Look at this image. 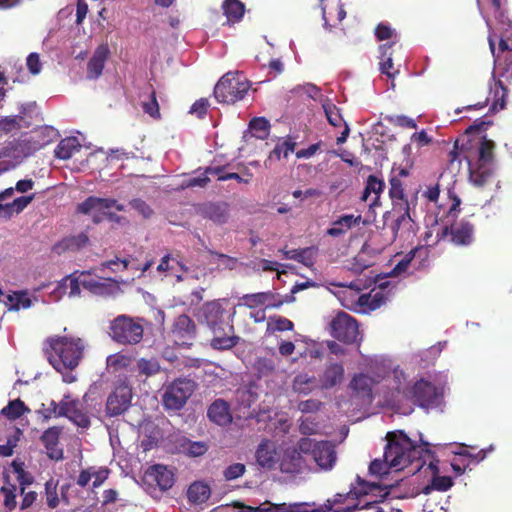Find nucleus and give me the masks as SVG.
<instances>
[{
    "mask_svg": "<svg viewBox=\"0 0 512 512\" xmlns=\"http://www.w3.org/2000/svg\"><path fill=\"white\" fill-rule=\"evenodd\" d=\"M274 299L275 294L271 291L245 294L242 297L243 304L250 309H255L264 305L266 308L280 307L283 304V301H278L276 303L274 302Z\"/></svg>",
    "mask_w": 512,
    "mask_h": 512,
    "instance_id": "29",
    "label": "nucleus"
},
{
    "mask_svg": "<svg viewBox=\"0 0 512 512\" xmlns=\"http://www.w3.org/2000/svg\"><path fill=\"white\" fill-rule=\"evenodd\" d=\"M35 108V104H28L21 107L18 115L7 116L0 119V130L11 132L23 127H29L31 125V120H27V115L28 113L33 112Z\"/></svg>",
    "mask_w": 512,
    "mask_h": 512,
    "instance_id": "22",
    "label": "nucleus"
},
{
    "mask_svg": "<svg viewBox=\"0 0 512 512\" xmlns=\"http://www.w3.org/2000/svg\"><path fill=\"white\" fill-rule=\"evenodd\" d=\"M210 495V486L200 481L193 482L187 490L188 500L193 504L205 503Z\"/></svg>",
    "mask_w": 512,
    "mask_h": 512,
    "instance_id": "38",
    "label": "nucleus"
},
{
    "mask_svg": "<svg viewBox=\"0 0 512 512\" xmlns=\"http://www.w3.org/2000/svg\"><path fill=\"white\" fill-rule=\"evenodd\" d=\"M197 388L194 380L179 377L163 387L162 404L168 411H179L187 403Z\"/></svg>",
    "mask_w": 512,
    "mask_h": 512,
    "instance_id": "5",
    "label": "nucleus"
},
{
    "mask_svg": "<svg viewBox=\"0 0 512 512\" xmlns=\"http://www.w3.org/2000/svg\"><path fill=\"white\" fill-rule=\"evenodd\" d=\"M375 36L379 41L397 39V33L387 23H379L375 28Z\"/></svg>",
    "mask_w": 512,
    "mask_h": 512,
    "instance_id": "63",
    "label": "nucleus"
},
{
    "mask_svg": "<svg viewBox=\"0 0 512 512\" xmlns=\"http://www.w3.org/2000/svg\"><path fill=\"white\" fill-rule=\"evenodd\" d=\"M255 458L258 465H260L262 468H274L278 458L275 443L267 439L261 441L257 447Z\"/></svg>",
    "mask_w": 512,
    "mask_h": 512,
    "instance_id": "23",
    "label": "nucleus"
},
{
    "mask_svg": "<svg viewBox=\"0 0 512 512\" xmlns=\"http://www.w3.org/2000/svg\"><path fill=\"white\" fill-rule=\"evenodd\" d=\"M46 503L49 508L54 509L59 505V497L57 493V482L52 478L45 483Z\"/></svg>",
    "mask_w": 512,
    "mask_h": 512,
    "instance_id": "58",
    "label": "nucleus"
},
{
    "mask_svg": "<svg viewBox=\"0 0 512 512\" xmlns=\"http://www.w3.org/2000/svg\"><path fill=\"white\" fill-rule=\"evenodd\" d=\"M237 401L245 408H250L258 400V393L255 386L241 387L236 391Z\"/></svg>",
    "mask_w": 512,
    "mask_h": 512,
    "instance_id": "49",
    "label": "nucleus"
},
{
    "mask_svg": "<svg viewBox=\"0 0 512 512\" xmlns=\"http://www.w3.org/2000/svg\"><path fill=\"white\" fill-rule=\"evenodd\" d=\"M279 252L283 255L285 259L295 260L306 267H312L315 263V258L317 255V248L314 246L300 248V249H280Z\"/></svg>",
    "mask_w": 512,
    "mask_h": 512,
    "instance_id": "27",
    "label": "nucleus"
},
{
    "mask_svg": "<svg viewBox=\"0 0 512 512\" xmlns=\"http://www.w3.org/2000/svg\"><path fill=\"white\" fill-rule=\"evenodd\" d=\"M197 212L202 218L211 220L217 225H222L229 218V205L225 202H207L201 204Z\"/></svg>",
    "mask_w": 512,
    "mask_h": 512,
    "instance_id": "19",
    "label": "nucleus"
},
{
    "mask_svg": "<svg viewBox=\"0 0 512 512\" xmlns=\"http://www.w3.org/2000/svg\"><path fill=\"white\" fill-rule=\"evenodd\" d=\"M48 343V361L57 371L73 370L79 365L84 352L82 339L63 336L51 338Z\"/></svg>",
    "mask_w": 512,
    "mask_h": 512,
    "instance_id": "2",
    "label": "nucleus"
},
{
    "mask_svg": "<svg viewBox=\"0 0 512 512\" xmlns=\"http://www.w3.org/2000/svg\"><path fill=\"white\" fill-rule=\"evenodd\" d=\"M323 109L330 125L334 127H340L344 120L340 113V109L332 102H326L323 104Z\"/></svg>",
    "mask_w": 512,
    "mask_h": 512,
    "instance_id": "54",
    "label": "nucleus"
},
{
    "mask_svg": "<svg viewBox=\"0 0 512 512\" xmlns=\"http://www.w3.org/2000/svg\"><path fill=\"white\" fill-rule=\"evenodd\" d=\"M496 57L499 62V67L502 70L500 76L506 79L512 78V52L505 54L503 60H501L499 55Z\"/></svg>",
    "mask_w": 512,
    "mask_h": 512,
    "instance_id": "64",
    "label": "nucleus"
},
{
    "mask_svg": "<svg viewBox=\"0 0 512 512\" xmlns=\"http://www.w3.org/2000/svg\"><path fill=\"white\" fill-rule=\"evenodd\" d=\"M252 134L261 140L269 136L270 123L264 117H255L249 123Z\"/></svg>",
    "mask_w": 512,
    "mask_h": 512,
    "instance_id": "52",
    "label": "nucleus"
},
{
    "mask_svg": "<svg viewBox=\"0 0 512 512\" xmlns=\"http://www.w3.org/2000/svg\"><path fill=\"white\" fill-rule=\"evenodd\" d=\"M246 509L249 512H294V503L273 504L267 501L255 507L247 506Z\"/></svg>",
    "mask_w": 512,
    "mask_h": 512,
    "instance_id": "50",
    "label": "nucleus"
},
{
    "mask_svg": "<svg viewBox=\"0 0 512 512\" xmlns=\"http://www.w3.org/2000/svg\"><path fill=\"white\" fill-rule=\"evenodd\" d=\"M213 338L211 339L210 345L215 350H229L235 347L240 337L235 335V329L232 323L223 322L215 327H210Z\"/></svg>",
    "mask_w": 512,
    "mask_h": 512,
    "instance_id": "16",
    "label": "nucleus"
},
{
    "mask_svg": "<svg viewBox=\"0 0 512 512\" xmlns=\"http://www.w3.org/2000/svg\"><path fill=\"white\" fill-rule=\"evenodd\" d=\"M109 335L113 341L124 345L138 344L144 334L143 326L127 315H119L110 323Z\"/></svg>",
    "mask_w": 512,
    "mask_h": 512,
    "instance_id": "7",
    "label": "nucleus"
},
{
    "mask_svg": "<svg viewBox=\"0 0 512 512\" xmlns=\"http://www.w3.org/2000/svg\"><path fill=\"white\" fill-rule=\"evenodd\" d=\"M403 393L407 399L424 409L436 408L442 400V393L438 391L434 384L424 379L415 382Z\"/></svg>",
    "mask_w": 512,
    "mask_h": 512,
    "instance_id": "10",
    "label": "nucleus"
},
{
    "mask_svg": "<svg viewBox=\"0 0 512 512\" xmlns=\"http://www.w3.org/2000/svg\"><path fill=\"white\" fill-rule=\"evenodd\" d=\"M145 475L149 481L154 482L161 491L171 489L175 483L174 469L163 464L150 466Z\"/></svg>",
    "mask_w": 512,
    "mask_h": 512,
    "instance_id": "17",
    "label": "nucleus"
},
{
    "mask_svg": "<svg viewBox=\"0 0 512 512\" xmlns=\"http://www.w3.org/2000/svg\"><path fill=\"white\" fill-rule=\"evenodd\" d=\"M300 451L305 455H310L319 469L330 471L337 461L335 445L331 441H316L311 438H301L299 440Z\"/></svg>",
    "mask_w": 512,
    "mask_h": 512,
    "instance_id": "6",
    "label": "nucleus"
},
{
    "mask_svg": "<svg viewBox=\"0 0 512 512\" xmlns=\"http://www.w3.org/2000/svg\"><path fill=\"white\" fill-rule=\"evenodd\" d=\"M106 61V53L101 50H96L94 55L87 63V77L89 79L98 78L104 69Z\"/></svg>",
    "mask_w": 512,
    "mask_h": 512,
    "instance_id": "42",
    "label": "nucleus"
},
{
    "mask_svg": "<svg viewBox=\"0 0 512 512\" xmlns=\"http://www.w3.org/2000/svg\"><path fill=\"white\" fill-rule=\"evenodd\" d=\"M385 184L382 180H380L375 175H369L366 181V185L364 191L361 196V200L367 202L369 196L373 193L375 195L374 199L370 203V207L377 206L380 193L383 191Z\"/></svg>",
    "mask_w": 512,
    "mask_h": 512,
    "instance_id": "34",
    "label": "nucleus"
},
{
    "mask_svg": "<svg viewBox=\"0 0 512 512\" xmlns=\"http://www.w3.org/2000/svg\"><path fill=\"white\" fill-rule=\"evenodd\" d=\"M222 7L231 22L239 21L244 15L245 6L240 0H225Z\"/></svg>",
    "mask_w": 512,
    "mask_h": 512,
    "instance_id": "46",
    "label": "nucleus"
},
{
    "mask_svg": "<svg viewBox=\"0 0 512 512\" xmlns=\"http://www.w3.org/2000/svg\"><path fill=\"white\" fill-rule=\"evenodd\" d=\"M330 334L335 339L352 344L359 335L358 323L355 318L345 312H339L330 322Z\"/></svg>",
    "mask_w": 512,
    "mask_h": 512,
    "instance_id": "11",
    "label": "nucleus"
},
{
    "mask_svg": "<svg viewBox=\"0 0 512 512\" xmlns=\"http://www.w3.org/2000/svg\"><path fill=\"white\" fill-rule=\"evenodd\" d=\"M10 467L20 485V493L24 494L26 487L34 482V476L24 469V462L19 459L13 460Z\"/></svg>",
    "mask_w": 512,
    "mask_h": 512,
    "instance_id": "40",
    "label": "nucleus"
},
{
    "mask_svg": "<svg viewBox=\"0 0 512 512\" xmlns=\"http://www.w3.org/2000/svg\"><path fill=\"white\" fill-rule=\"evenodd\" d=\"M246 466L242 463H233L225 468L223 471V477L227 481H232L240 478L244 475Z\"/></svg>",
    "mask_w": 512,
    "mask_h": 512,
    "instance_id": "62",
    "label": "nucleus"
},
{
    "mask_svg": "<svg viewBox=\"0 0 512 512\" xmlns=\"http://www.w3.org/2000/svg\"><path fill=\"white\" fill-rule=\"evenodd\" d=\"M136 370L141 376L151 377L159 373L160 364L155 358H140L136 362Z\"/></svg>",
    "mask_w": 512,
    "mask_h": 512,
    "instance_id": "48",
    "label": "nucleus"
},
{
    "mask_svg": "<svg viewBox=\"0 0 512 512\" xmlns=\"http://www.w3.org/2000/svg\"><path fill=\"white\" fill-rule=\"evenodd\" d=\"M357 482L360 488L352 487L347 493H337L332 498L325 501L324 506L329 512H333L334 506L345 505L343 508L355 505L351 512L359 508H373V502H363V497L367 496L371 486L364 480L357 476Z\"/></svg>",
    "mask_w": 512,
    "mask_h": 512,
    "instance_id": "8",
    "label": "nucleus"
},
{
    "mask_svg": "<svg viewBox=\"0 0 512 512\" xmlns=\"http://www.w3.org/2000/svg\"><path fill=\"white\" fill-rule=\"evenodd\" d=\"M297 143L292 141L291 139L284 140L281 143H278L272 152L270 153V158L275 157L276 159H280L282 156L284 158H288L289 154L294 152Z\"/></svg>",
    "mask_w": 512,
    "mask_h": 512,
    "instance_id": "56",
    "label": "nucleus"
},
{
    "mask_svg": "<svg viewBox=\"0 0 512 512\" xmlns=\"http://www.w3.org/2000/svg\"><path fill=\"white\" fill-rule=\"evenodd\" d=\"M81 285L92 294L103 297L116 295L120 291V286L115 279H96L88 271L81 273Z\"/></svg>",
    "mask_w": 512,
    "mask_h": 512,
    "instance_id": "14",
    "label": "nucleus"
},
{
    "mask_svg": "<svg viewBox=\"0 0 512 512\" xmlns=\"http://www.w3.org/2000/svg\"><path fill=\"white\" fill-rule=\"evenodd\" d=\"M57 414L58 417H66L68 418L71 413L75 412L76 406H81L79 400L72 399L69 395H65L62 400L57 403Z\"/></svg>",
    "mask_w": 512,
    "mask_h": 512,
    "instance_id": "55",
    "label": "nucleus"
},
{
    "mask_svg": "<svg viewBox=\"0 0 512 512\" xmlns=\"http://www.w3.org/2000/svg\"><path fill=\"white\" fill-rule=\"evenodd\" d=\"M472 144L470 141L464 142V138L457 139L454 142L453 150L448 154V161L452 164L455 161L461 162L465 159L469 164V180L476 187H483L491 178L492 170L489 165L475 163L470 160V150Z\"/></svg>",
    "mask_w": 512,
    "mask_h": 512,
    "instance_id": "3",
    "label": "nucleus"
},
{
    "mask_svg": "<svg viewBox=\"0 0 512 512\" xmlns=\"http://www.w3.org/2000/svg\"><path fill=\"white\" fill-rule=\"evenodd\" d=\"M58 136V131L52 126H40L33 131V135L31 136V140L33 143L42 148L51 142H53Z\"/></svg>",
    "mask_w": 512,
    "mask_h": 512,
    "instance_id": "39",
    "label": "nucleus"
},
{
    "mask_svg": "<svg viewBox=\"0 0 512 512\" xmlns=\"http://www.w3.org/2000/svg\"><path fill=\"white\" fill-rule=\"evenodd\" d=\"M250 88L248 80L240 73L228 72L214 88V96L220 103L234 104L244 98Z\"/></svg>",
    "mask_w": 512,
    "mask_h": 512,
    "instance_id": "4",
    "label": "nucleus"
},
{
    "mask_svg": "<svg viewBox=\"0 0 512 512\" xmlns=\"http://www.w3.org/2000/svg\"><path fill=\"white\" fill-rule=\"evenodd\" d=\"M390 188L389 196L392 199L393 211H397L398 207H403L404 203H410L405 196L404 187L401 179L397 176H391L389 179Z\"/></svg>",
    "mask_w": 512,
    "mask_h": 512,
    "instance_id": "36",
    "label": "nucleus"
},
{
    "mask_svg": "<svg viewBox=\"0 0 512 512\" xmlns=\"http://www.w3.org/2000/svg\"><path fill=\"white\" fill-rule=\"evenodd\" d=\"M172 334L182 343L191 340L196 335V325L194 321L186 314L179 315L172 326Z\"/></svg>",
    "mask_w": 512,
    "mask_h": 512,
    "instance_id": "25",
    "label": "nucleus"
},
{
    "mask_svg": "<svg viewBox=\"0 0 512 512\" xmlns=\"http://www.w3.org/2000/svg\"><path fill=\"white\" fill-rule=\"evenodd\" d=\"M374 383L375 381L370 376L360 373L352 378L349 386L353 391H355L362 397H367L368 399H371L372 387Z\"/></svg>",
    "mask_w": 512,
    "mask_h": 512,
    "instance_id": "37",
    "label": "nucleus"
},
{
    "mask_svg": "<svg viewBox=\"0 0 512 512\" xmlns=\"http://www.w3.org/2000/svg\"><path fill=\"white\" fill-rule=\"evenodd\" d=\"M429 468L433 470L434 475L429 484L422 488L421 493L424 495H429L432 491H440L446 492L448 491L454 484L453 479L450 476H439L438 475V466L436 463L430 462Z\"/></svg>",
    "mask_w": 512,
    "mask_h": 512,
    "instance_id": "30",
    "label": "nucleus"
},
{
    "mask_svg": "<svg viewBox=\"0 0 512 512\" xmlns=\"http://www.w3.org/2000/svg\"><path fill=\"white\" fill-rule=\"evenodd\" d=\"M324 26L331 29L346 17L341 0H320Z\"/></svg>",
    "mask_w": 512,
    "mask_h": 512,
    "instance_id": "20",
    "label": "nucleus"
},
{
    "mask_svg": "<svg viewBox=\"0 0 512 512\" xmlns=\"http://www.w3.org/2000/svg\"><path fill=\"white\" fill-rule=\"evenodd\" d=\"M143 111L154 119L160 118V108L156 98V92L152 90L148 101L142 103Z\"/></svg>",
    "mask_w": 512,
    "mask_h": 512,
    "instance_id": "60",
    "label": "nucleus"
},
{
    "mask_svg": "<svg viewBox=\"0 0 512 512\" xmlns=\"http://www.w3.org/2000/svg\"><path fill=\"white\" fill-rule=\"evenodd\" d=\"M294 324L291 320L280 315L270 316L267 321V331L284 332L293 330Z\"/></svg>",
    "mask_w": 512,
    "mask_h": 512,
    "instance_id": "51",
    "label": "nucleus"
},
{
    "mask_svg": "<svg viewBox=\"0 0 512 512\" xmlns=\"http://www.w3.org/2000/svg\"><path fill=\"white\" fill-rule=\"evenodd\" d=\"M8 312L28 309L33 304V299L29 296L27 290L14 291L6 296L4 302Z\"/></svg>",
    "mask_w": 512,
    "mask_h": 512,
    "instance_id": "31",
    "label": "nucleus"
},
{
    "mask_svg": "<svg viewBox=\"0 0 512 512\" xmlns=\"http://www.w3.org/2000/svg\"><path fill=\"white\" fill-rule=\"evenodd\" d=\"M4 483L5 485L1 487L0 493L4 497L3 504L8 511H12L16 508V485L10 483V478L8 474H4Z\"/></svg>",
    "mask_w": 512,
    "mask_h": 512,
    "instance_id": "44",
    "label": "nucleus"
},
{
    "mask_svg": "<svg viewBox=\"0 0 512 512\" xmlns=\"http://www.w3.org/2000/svg\"><path fill=\"white\" fill-rule=\"evenodd\" d=\"M132 400V387L121 380L108 396L106 402V414L115 417L123 414L130 406Z\"/></svg>",
    "mask_w": 512,
    "mask_h": 512,
    "instance_id": "12",
    "label": "nucleus"
},
{
    "mask_svg": "<svg viewBox=\"0 0 512 512\" xmlns=\"http://www.w3.org/2000/svg\"><path fill=\"white\" fill-rule=\"evenodd\" d=\"M304 455L305 454L300 451L299 442L296 447L287 449L280 463L281 471L287 474L302 473L307 467Z\"/></svg>",
    "mask_w": 512,
    "mask_h": 512,
    "instance_id": "18",
    "label": "nucleus"
},
{
    "mask_svg": "<svg viewBox=\"0 0 512 512\" xmlns=\"http://www.w3.org/2000/svg\"><path fill=\"white\" fill-rule=\"evenodd\" d=\"M398 216L391 224L390 240L394 241L398 236L409 238L414 236L418 231V225L411 215L410 203H404L403 207H398Z\"/></svg>",
    "mask_w": 512,
    "mask_h": 512,
    "instance_id": "13",
    "label": "nucleus"
},
{
    "mask_svg": "<svg viewBox=\"0 0 512 512\" xmlns=\"http://www.w3.org/2000/svg\"><path fill=\"white\" fill-rule=\"evenodd\" d=\"M312 379L306 374L297 375L292 384L293 391L299 394H308L312 390Z\"/></svg>",
    "mask_w": 512,
    "mask_h": 512,
    "instance_id": "57",
    "label": "nucleus"
},
{
    "mask_svg": "<svg viewBox=\"0 0 512 512\" xmlns=\"http://www.w3.org/2000/svg\"><path fill=\"white\" fill-rule=\"evenodd\" d=\"M437 241L449 238L455 246H470L475 240V227L467 219L442 225L436 232Z\"/></svg>",
    "mask_w": 512,
    "mask_h": 512,
    "instance_id": "9",
    "label": "nucleus"
},
{
    "mask_svg": "<svg viewBox=\"0 0 512 512\" xmlns=\"http://www.w3.org/2000/svg\"><path fill=\"white\" fill-rule=\"evenodd\" d=\"M208 418L217 425L224 426L232 421L229 404L223 399H216L207 411Z\"/></svg>",
    "mask_w": 512,
    "mask_h": 512,
    "instance_id": "26",
    "label": "nucleus"
},
{
    "mask_svg": "<svg viewBox=\"0 0 512 512\" xmlns=\"http://www.w3.org/2000/svg\"><path fill=\"white\" fill-rule=\"evenodd\" d=\"M396 43L393 41L391 44H384L380 46L381 49V62H380V71L381 73L387 75L389 78H394L395 74L398 73V70L394 69L393 60H392V46Z\"/></svg>",
    "mask_w": 512,
    "mask_h": 512,
    "instance_id": "41",
    "label": "nucleus"
},
{
    "mask_svg": "<svg viewBox=\"0 0 512 512\" xmlns=\"http://www.w3.org/2000/svg\"><path fill=\"white\" fill-rule=\"evenodd\" d=\"M423 452H429L428 444L418 446L404 432H390L387 434L384 460L374 459L369 465V471L381 476L389 473L390 468L400 471L414 463L415 471H419L424 464Z\"/></svg>",
    "mask_w": 512,
    "mask_h": 512,
    "instance_id": "1",
    "label": "nucleus"
},
{
    "mask_svg": "<svg viewBox=\"0 0 512 512\" xmlns=\"http://www.w3.org/2000/svg\"><path fill=\"white\" fill-rule=\"evenodd\" d=\"M64 242L66 248L76 251L86 247L89 244V237L86 233L82 232L78 235L66 238Z\"/></svg>",
    "mask_w": 512,
    "mask_h": 512,
    "instance_id": "59",
    "label": "nucleus"
},
{
    "mask_svg": "<svg viewBox=\"0 0 512 512\" xmlns=\"http://www.w3.org/2000/svg\"><path fill=\"white\" fill-rule=\"evenodd\" d=\"M81 148L82 146L76 137H66L58 143L54 150V154L58 159L68 160L76 152H79Z\"/></svg>",
    "mask_w": 512,
    "mask_h": 512,
    "instance_id": "33",
    "label": "nucleus"
},
{
    "mask_svg": "<svg viewBox=\"0 0 512 512\" xmlns=\"http://www.w3.org/2000/svg\"><path fill=\"white\" fill-rule=\"evenodd\" d=\"M69 286V296H78L81 293L80 286L81 285V276L79 278H74L72 275H69L59 281L57 288L54 290V293L63 294L66 292L67 287Z\"/></svg>",
    "mask_w": 512,
    "mask_h": 512,
    "instance_id": "47",
    "label": "nucleus"
},
{
    "mask_svg": "<svg viewBox=\"0 0 512 512\" xmlns=\"http://www.w3.org/2000/svg\"><path fill=\"white\" fill-rule=\"evenodd\" d=\"M493 78V85H490L491 106L490 111L497 112L505 108L508 89L501 80Z\"/></svg>",
    "mask_w": 512,
    "mask_h": 512,
    "instance_id": "32",
    "label": "nucleus"
},
{
    "mask_svg": "<svg viewBox=\"0 0 512 512\" xmlns=\"http://www.w3.org/2000/svg\"><path fill=\"white\" fill-rule=\"evenodd\" d=\"M29 412L30 408L19 398L9 401L7 406L1 410V414L9 420H16Z\"/></svg>",
    "mask_w": 512,
    "mask_h": 512,
    "instance_id": "43",
    "label": "nucleus"
},
{
    "mask_svg": "<svg viewBox=\"0 0 512 512\" xmlns=\"http://www.w3.org/2000/svg\"><path fill=\"white\" fill-rule=\"evenodd\" d=\"M225 314L226 311L220 300L208 301L201 308V317L209 328L223 324L225 322Z\"/></svg>",
    "mask_w": 512,
    "mask_h": 512,
    "instance_id": "24",
    "label": "nucleus"
},
{
    "mask_svg": "<svg viewBox=\"0 0 512 512\" xmlns=\"http://www.w3.org/2000/svg\"><path fill=\"white\" fill-rule=\"evenodd\" d=\"M35 198V194L20 196L14 199L11 203L8 204H0V209H6L11 213H20L22 212Z\"/></svg>",
    "mask_w": 512,
    "mask_h": 512,
    "instance_id": "53",
    "label": "nucleus"
},
{
    "mask_svg": "<svg viewBox=\"0 0 512 512\" xmlns=\"http://www.w3.org/2000/svg\"><path fill=\"white\" fill-rule=\"evenodd\" d=\"M254 367L259 376L271 375L276 369L274 360L265 357L258 358L257 361L255 362Z\"/></svg>",
    "mask_w": 512,
    "mask_h": 512,
    "instance_id": "61",
    "label": "nucleus"
},
{
    "mask_svg": "<svg viewBox=\"0 0 512 512\" xmlns=\"http://www.w3.org/2000/svg\"><path fill=\"white\" fill-rule=\"evenodd\" d=\"M60 434L61 428L53 426L46 429L40 437L48 457L56 461L63 459V449L58 447Z\"/></svg>",
    "mask_w": 512,
    "mask_h": 512,
    "instance_id": "21",
    "label": "nucleus"
},
{
    "mask_svg": "<svg viewBox=\"0 0 512 512\" xmlns=\"http://www.w3.org/2000/svg\"><path fill=\"white\" fill-rule=\"evenodd\" d=\"M362 221V216H354L353 214H346L340 216L332 222L330 228L326 230V234L331 237H340L346 234L353 226L359 225Z\"/></svg>",
    "mask_w": 512,
    "mask_h": 512,
    "instance_id": "28",
    "label": "nucleus"
},
{
    "mask_svg": "<svg viewBox=\"0 0 512 512\" xmlns=\"http://www.w3.org/2000/svg\"><path fill=\"white\" fill-rule=\"evenodd\" d=\"M111 208H115L119 212L125 210L124 205L120 204L116 199L89 196L77 205L76 212L93 217L94 213H106Z\"/></svg>",
    "mask_w": 512,
    "mask_h": 512,
    "instance_id": "15",
    "label": "nucleus"
},
{
    "mask_svg": "<svg viewBox=\"0 0 512 512\" xmlns=\"http://www.w3.org/2000/svg\"><path fill=\"white\" fill-rule=\"evenodd\" d=\"M474 147L478 149V161L479 164L488 165L493 160V150L495 148V144L491 140H487L483 138L482 140H478L474 143Z\"/></svg>",
    "mask_w": 512,
    "mask_h": 512,
    "instance_id": "45",
    "label": "nucleus"
},
{
    "mask_svg": "<svg viewBox=\"0 0 512 512\" xmlns=\"http://www.w3.org/2000/svg\"><path fill=\"white\" fill-rule=\"evenodd\" d=\"M344 377V368L340 363H333L325 369L321 383L326 389L332 388L341 383Z\"/></svg>",
    "mask_w": 512,
    "mask_h": 512,
    "instance_id": "35",
    "label": "nucleus"
}]
</instances>
